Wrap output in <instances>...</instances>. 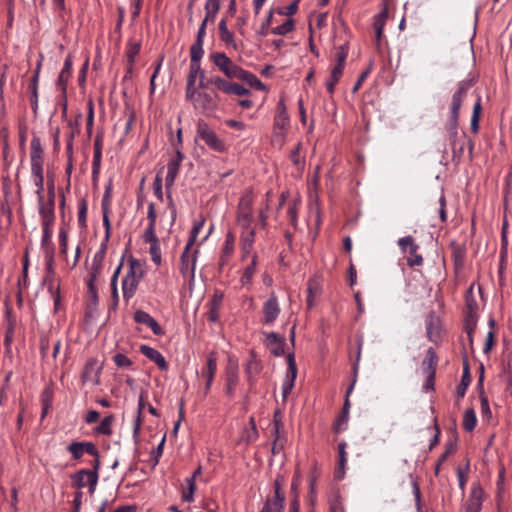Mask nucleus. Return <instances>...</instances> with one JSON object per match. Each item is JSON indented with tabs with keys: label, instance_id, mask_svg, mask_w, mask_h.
<instances>
[{
	"label": "nucleus",
	"instance_id": "obj_6",
	"mask_svg": "<svg viewBox=\"0 0 512 512\" xmlns=\"http://www.w3.org/2000/svg\"><path fill=\"white\" fill-rule=\"evenodd\" d=\"M213 63L230 79H238L242 68L234 64L231 59L221 52H216L210 55Z\"/></svg>",
	"mask_w": 512,
	"mask_h": 512
},
{
	"label": "nucleus",
	"instance_id": "obj_47",
	"mask_svg": "<svg viewBox=\"0 0 512 512\" xmlns=\"http://www.w3.org/2000/svg\"><path fill=\"white\" fill-rule=\"evenodd\" d=\"M477 423L475 411L467 409L463 416V427L466 431L471 432L474 430Z\"/></svg>",
	"mask_w": 512,
	"mask_h": 512
},
{
	"label": "nucleus",
	"instance_id": "obj_21",
	"mask_svg": "<svg viewBox=\"0 0 512 512\" xmlns=\"http://www.w3.org/2000/svg\"><path fill=\"white\" fill-rule=\"evenodd\" d=\"M320 294H321L320 278L313 277V278L309 279L308 283H307V299H306L308 309H312L315 306Z\"/></svg>",
	"mask_w": 512,
	"mask_h": 512
},
{
	"label": "nucleus",
	"instance_id": "obj_58",
	"mask_svg": "<svg viewBox=\"0 0 512 512\" xmlns=\"http://www.w3.org/2000/svg\"><path fill=\"white\" fill-rule=\"evenodd\" d=\"M87 219V203L84 199L79 202V211H78V222L81 227L86 226Z\"/></svg>",
	"mask_w": 512,
	"mask_h": 512
},
{
	"label": "nucleus",
	"instance_id": "obj_52",
	"mask_svg": "<svg viewBox=\"0 0 512 512\" xmlns=\"http://www.w3.org/2000/svg\"><path fill=\"white\" fill-rule=\"evenodd\" d=\"M144 406H145L144 395L141 393L140 397H139V402H138V412H137V416H136V419L134 422V428H133L134 436H137L139 434L140 427H141V414H142V410H143Z\"/></svg>",
	"mask_w": 512,
	"mask_h": 512
},
{
	"label": "nucleus",
	"instance_id": "obj_4",
	"mask_svg": "<svg viewBox=\"0 0 512 512\" xmlns=\"http://www.w3.org/2000/svg\"><path fill=\"white\" fill-rule=\"evenodd\" d=\"M253 195L246 190L241 196L237 209V225L242 231L255 230L253 224Z\"/></svg>",
	"mask_w": 512,
	"mask_h": 512
},
{
	"label": "nucleus",
	"instance_id": "obj_20",
	"mask_svg": "<svg viewBox=\"0 0 512 512\" xmlns=\"http://www.w3.org/2000/svg\"><path fill=\"white\" fill-rule=\"evenodd\" d=\"M5 316H6L7 325H6L5 336H4V346H5L6 354L11 355V346L14 341V333H15L17 322H16V319L12 316L10 309L6 310Z\"/></svg>",
	"mask_w": 512,
	"mask_h": 512
},
{
	"label": "nucleus",
	"instance_id": "obj_11",
	"mask_svg": "<svg viewBox=\"0 0 512 512\" xmlns=\"http://www.w3.org/2000/svg\"><path fill=\"white\" fill-rule=\"evenodd\" d=\"M31 171L43 170L44 151L39 137H33L30 142Z\"/></svg>",
	"mask_w": 512,
	"mask_h": 512
},
{
	"label": "nucleus",
	"instance_id": "obj_14",
	"mask_svg": "<svg viewBox=\"0 0 512 512\" xmlns=\"http://www.w3.org/2000/svg\"><path fill=\"white\" fill-rule=\"evenodd\" d=\"M101 372V366L98 364V361L94 358H91L87 361L83 373H82V381L84 383H91L96 386L100 383L99 376Z\"/></svg>",
	"mask_w": 512,
	"mask_h": 512
},
{
	"label": "nucleus",
	"instance_id": "obj_2",
	"mask_svg": "<svg viewBox=\"0 0 512 512\" xmlns=\"http://www.w3.org/2000/svg\"><path fill=\"white\" fill-rule=\"evenodd\" d=\"M144 276V268L140 261L131 259L128 270L122 281L123 297L130 299L134 296L137 287Z\"/></svg>",
	"mask_w": 512,
	"mask_h": 512
},
{
	"label": "nucleus",
	"instance_id": "obj_24",
	"mask_svg": "<svg viewBox=\"0 0 512 512\" xmlns=\"http://www.w3.org/2000/svg\"><path fill=\"white\" fill-rule=\"evenodd\" d=\"M140 352L149 360L154 362L159 367L160 370L166 371L168 369V364L165 358L158 350L148 345H141Z\"/></svg>",
	"mask_w": 512,
	"mask_h": 512
},
{
	"label": "nucleus",
	"instance_id": "obj_40",
	"mask_svg": "<svg viewBox=\"0 0 512 512\" xmlns=\"http://www.w3.org/2000/svg\"><path fill=\"white\" fill-rule=\"evenodd\" d=\"M343 69L344 68L338 66L332 68L330 78L326 82V88L330 94H333L335 86L342 76Z\"/></svg>",
	"mask_w": 512,
	"mask_h": 512
},
{
	"label": "nucleus",
	"instance_id": "obj_36",
	"mask_svg": "<svg viewBox=\"0 0 512 512\" xmlns=\"http://www.w3.org/2000/svg\"><path fill=\"white\" fill-rule=\"evenodd\" d=\"M239 80L245 81L251 87H255L258 90H265V85L252 73L242 69Z\"/></svg>",
	"mask_w": 512,
	"mask_h": 512
},
{
	"label": "nucleus",
	"instance_id": "obj_7",
	"mask_svg": "<svg viewBox=\"0 0 512 512\" xmlns=\"http://www.w3.org/2000/svg\"><path fill=\"white\" fill-rule=\"evenodd\" d=\"M98 478V472L90 471L89 469H81L72 475L73 485L79 489L88 486V491L91 495L96 490Z\"/></svg>",
	"mask_w": 512,
	"mask_h": 512
},
{
	"label": "nucleus",
	"instance_id": "obj_50",
	"mask_svg": "<svg viewBox=\"0 0 512 512\" xmlns=\"http://www.w3.org/2000/svg\"><path fill=\"white\" fill-rule=\"evenodd\" d=\"M294 21L287 19L283 24L271 29V33L274 35H286L294 30Z\"/></svg>",
	"mask_w": 512,
	"mask_h": 512
},
{
	"label": "nucleus",
	"instance_id": "obj_28",
	"mask_svg": "<svg viewBox=\"0 0 512 512\" xmlns=\"http://www.w3.org/2000/svg\"><path fill=\"white\" fill-rule=\"evenodd\" d=\"M284 482L283 476H277L274 481V498L271 499L274 503L275 512H282L284 508L285 496L281 493V486Z\"/></svg>",
	"mask_w": 512,
	"mask_h": 512
},
{
	"label": "nucleus",
	"instance_id": "obj_62",
	"mask_svg": "<svg viewBox=\"0 0 512 512\" xmlns=\"http://www.w3.org/2000/svg\"><path fill=\"white\" fill-rule=\"evenodd\" d=\"M101 270L100 264H94L91 265V271H90V279H89V288L91 292H95L93 282L96 280L97 276L99 275Z\"/></svg>",
	"mask_w": 512,
	"mask_h": 512
},
{
	"label": "nucleus",
	"instance_id": "obj_63",
	"mask_svg": "<svg viewBox=\"0 0 512 512\" xmlns=\"http://www.w3.org/2000/svg\"><path fill=\"white\" fill-rule=\"evenodd\" d=\"M60 252L62 255L67 254L68 247V233L66 230L61 229L59 232Z\"/></svg>",
	"mask_w": 512,
	"mask_h": 512
},
{
	"label": "nucleus",
	"instance_id": "obj_31",
	"mask_svg": "<svg viewBox=\"0 0 512 512\" xmlns=\"http://www.w3.org/2000/svg\"><path fill=\"white\" fill-rule=\"evenodd\" d=\"M241 252L252 254L255 242V230L241 231Z\"/></svg>",
	"mask_w": 512,
	"mask_h": 512
},
{
	"label": "nucleus",
	"instance_id": "obj_25",
	"mask_svg": "<svg viewBox=\"0 0 512 512\" xmlns=\"http://www.w3.org/2000/svg\"><path fill=\"white\" fill-rule=\"evenodd\" d=\"M72 57L68 55L64 61V66L58 76L56 86L65 95L68 80L71 75Z\"/></svg>",
	"mask_w": 512,
	"mask_h": 512
},
{
	"label": "nucleus",
	"instance_id": "obj_10",
	"mask_svg": "<svg viewBox=\"0 0 512 512\" xmlns=\"http://www.w3.org/2000/svg\"><path fill=\"white\" fill-rule=\"evenodd\" d=\"M287 364L288 370L286 374V378L282 384V397L286 399L292 388L294 387L295 379L297 376V366L295 361L294 353H289L287 355Z\"/></svg>",
	"mask_w": 512,
	"mask_h": 512
},
{
	"label": "nucleus",
	"instance_id": "obj_19",
	"mask_svg": "<svg viewBox=\"0 0 512 512\" xmlns=\"http://www.w3.org/2000/svg\"><path fill=\"white\" fill-rule=\"evenodd\" d=\"M279 313L280 307L278 304V299L275 294L272 293L270 298L264 303L263 306L264 323H273L278 317Z\"/></svg>",
	"mask_w": 512,
	"mask_h": 512
},
{
	"label": "nucleus",
	"instance_id": "obj_18",
	"mask_svg": "<svg viewBox=\"0 0 512 512\" xmlns=\"http://www.w3.org/2000/svg\"><path fill=\"white\" fill-rule=\"evenodd\" d=\"M225 393L229 398L235 394L236 387L239 383V373L237 364L229 363L226 371Z\"/></svg>",
	"mask_w": 512,
	"mask_h": 512
},
{
	"label": "nucleus",
	"instance_id": "obj_59",
	"mask_svg": "<svg viewBox=\"0 0 512 512\" xmlns=\"http://www.w3.org/2000/svg\"><path fill=\"white\" fill-rule=\"evenodd\" d=\"M102 158V151H94L93 162H92V175L95 180L100 171V164Z\"/></svg>",
	"mask_w": 512,
	"mask_h": 512
},
{
	"label": "nucleus",
	"instance_id": "obj_57",
	"mask_svg": "<svg viewBox=\"0 0 512 512\" xmlns=\"http://www.w3.org/2000/svg\"><path fill=\"white\" fill-rule=\"evenodd\" d=\"M143 239L146 243H153L159 241L156 236V226L147 225L145 232L143 234Z\"/></svg>",
	"mask_w": 512,
	"mask_h": 512
},
{
	"label": "nucleus",
	"instance_id": "obj_43",
	"mask_svg": "<svg viewBox=\"0 0 512 512\" xmlns=\"http://www.w3.org/2000/svg\"><path fill=\"white\" fill-rule=\"evenodd\" d=\"M33 181L35 186L37 187L36 194L38 200H41L44 198L43 191H44V176H43V170H37V171H31Z\"/></svg>",
	"mask_w": 512,
	"mask_h": 512
},
{
	"label": "nucleus",
	"instance_id": "obj_8",
	"mask_svg": "<svg viewBox=\"0 0 512 512\" xmlns=\"http://www.w3.org/2000/svg\"><path fill=\"white\" fill-rule=\"evenodd\" d=\"M180 165L177 164V162H171L169 161L167 163V174L165 177V187L167 190V199L169 202V208L171 209V225L174 223L176 219V207L174 205L172 196L170 194V189L172 188L175 179L178 175Z\"/></svg>",
	"mask_w": 512,
	"mask_h": 512
},
{
	"label": "nucleus",
	"instance_id": "obj_37",
	"mask_svg": "<svg viewBox=\"0 0 512 512\" xmlns=\"http://www.w3.org/2000/svg\"><path fill=\"white\" fill-rule=\"evenodd\" d=\"M257 268V255L254 253L252 255L251 263L245 268L243 275L241 277L242 285H247L252 281L254 274L256 273Z\"/></svg>",
	"mask_w": 512,
	"mask_h": 512
},
{
	"label": "nucleus",
	"instance_id": "obj_48",
	"mask_svg": "<svg viewBox=\"0 0 512 512\" xmlns=\"http://www.w3.org/2000/svg\"><path fill=\"white\" fill-rule=\"evenodd\" d=\"M115 418L113 415L106 416L102 419L101 423L96 428V432L101 435L112 434V424Z\"/></svg>",
	"mask_w": 512,
	"mask_h": 512
},
{
	"label": "nucleus",
	"instance_id": "obj_22",
	"mask_svg": "<svg viewBox=\"0 0 512 512\" xmlns=\"http://www.w3.org/2000/svg\"><path fill=\"white\" fill-rule=\"evenodd\" d=\"M266 344L270 352L274 356H282L284 354L285 338L277 333L271 332L266 334Z\"/></svg>",
	"mask_w": 512,
	"mask_h": 512
},
{
	"label": "nucleus",
	"instance_id": "obj_29",
	"mask_svg": "<svg viewBox=\"0 0 512 512\" xmlns=\"http://www.w3.org/2000/svg\"><path fill=\"white\" fill-rule=\"evenodd\" d=\"M223 301V293L220 291H215L211 301H210V309L208 312V319L212 322H216L219 319V309L221 307Z\"/></svg>",
	"mask_w": 512,
	"mask_h": 512
},
{
	"label": "nucleus",
	"instance_id": "obj_49",
	"mask_svg": "<svg viewBox=\"0 0 512 512\" xmlns=\"http://www.w3.org/2000/svg\"><path fill=\"white\" fill-rule=\"evenodd\" d=\"M479 386L482 387V377L479 379ZM480 402H481V414L482 417L490 419L492 417V413L489 406L488 398L485 396L483 392V388H481L480 392Z\"/></svg>",
	"mask_w": 512,
	"mask_h": 512
},
{
	"label": "nucleus",
	"instance_id": "obj_32",
	"mask_svg": "<svg viewBox=\"0 0 512 512\" xmlns=\"http://www.w3.org/2000/svg\"><path fill=\"white\" fill-rule=\"evenodd\" d=\"M220 39L227 45L237 48L233 34L228 30L226 19L222 18L218 25Z\"/></svg>",
	"mask_w": 512,
	"mask_h": 512
},
{
	"label": "nucleus",
	"instance_id": "obj_54",
	"mask_svg": "<svg viewBox=\"0 0 512 512\" xmlns=\"http://www.w3.org/2000/svg\"><path fill=\"white\" fill-rule=\"evenodd\" d=\"M347 56L348 47L346 45L339 46L336 52L337 64L335 66L344 68Z\"/></svg>",
	"mask_w": 512,
	"mask_h": 512
},
{
	"label": "nucleus",
	"instance_id": "obj_35",
	"mask_svg": "<svg viewBox=\"0 0 512 512\" xmlns=\"http://www.w3.org/2000/svg\"><path fill=\"white\" fill-rule=\"evenodd\" d=\"M43 236L41 241L42 249L44 253H48L51 249L54 251V245L52 243L53 225H42Z\"/></svg>",
	"mask_w": 512,
	"mask_h": 512
},
{
	"label": "nucleus",
	"instance_id": "obj_1",
	"mask_svg": "<svg viewBox=\"0 0 512 512\" xmlns=\"http://www.w3.org/2000/svg\"><path fill=\"white\" fill-rule=\"evenodd\" d=\"M472 86L473 80H462L457 84V89L452 95L450 115L446 124V129L450 135V138H455L457 136V126L460 108L462 102L466 98L467 93L472 88Z\"/></svg>",
	"mask_w": 512,
	"mask_h": 512
},
{
	"label": "nucleus",
	"instance_id": "obj_55",
	"mask_svg": "<svg viewBox=\"0 0 512 512\" xmlns=\"http://www.w3.org/2000/svg\"><path fill=\"white\" fill-rule=\"evenodd\" d=\"M67 450L72 454L73 458L76 460L80 459L84 454L81 442H72L71 444L68 445Z\"/></svg>",
	"mask_w": 512,
	"mask_h": 512
},
{
	"label": "nucleus",
	"instance_id": "obj_45",
	"mask_svg": "<svg viewBox=\"0 0 512 512\" xmlns=\"http://www.w3.org/2000/svg\"><path fill=\"white\" fill-rule=\"evenodd\" d=\"M470 382H471V377H470V373H469V368H468V365L465 364L464 369H463L461 383L457 387V394H458L459 398H463L465 396L467 387L469 386Z\"/></svg>",
	"mask_w": 512,
	"mask_h": 512
},
{
	"label": "nucleus",
	"instance_id": "obj_17",
	"mask_svg": "<svg viewBox=\"0 0 512 512\" xmlns=\"http://www.w3.org/2000/svg\"><path fill=\"white\" fill-rule=\"evenodd\" d=\"M39 214L41 217L42 225H54L55 222V200L42 198L38 200Z\"/></svg>",
	"mask_w": 512,
	"mask_h": 512
},
{
	"label": "nucleus",
	"instance_id": "obj_33",
	"mask_svg": "<svg viewBox=\"0 0 512 512\" xmlns=\"http://www.w3.org/2000/svg\"><path fill=\"white\" fill-rule=\"evenodd\" d=\"M388 17V6L387 3H384L383 9L374 17V29L376 31V37L380 40L383 28Z\"/></svg>",
	"mask_w": 512,
	"mask_h": 512
},
{
	"label": "nucleus",
	"instance_id": "obj_53",
	"mask_svg": "<svg viewBox=\"0 0 512 512\" xmlns=\"http://www.w3.org/2000/svg\"><path fill=\"white\" fill-rule=\"evenodd\" d=\"M149 244H150L149 252L151 254L152 261L156 265H160L162 259H161V248H160L159 241L149 243Z\"/></svg>",
	"mask_w": 512,
	"mask_h": 512
},
{
	"label": "nucleus",
	"instance_id": "obj_9",
	"mask_svg": "<svg viewBox=\"0 0 512 512\" xmlns=\"http://www.w3.org/2000/svg\"><path fill=\"white\" fill-rule=\"evenodd\" d=\"M197 78H199V80H200L199 81L200 88H204L207 86V83H204V71L201 69V64L190 62L189 75L187 78L185 96L193 95L194 89L196 88L195 82H196Z\"/></svg>",
	"mask_w": 512,
	"mask_h": 512
},
{
	"label": "nucleus",
	"instance_id": "obj_38",
	"mask_svg": "<svg viewBox=\"0 0 512 512\" xmlns=\"http://www.w3.org/2000/svg\"><path fill=\"white\" fill-rule=\"evenodd\" d=\"M481 111H482L481 98L478 97L473 106V112H472L471 123H470L471 131L474 134L478 133V131H479V120H480V116H481Z\"/></svg>",
	"mask_w": 512,
	"mask_h": 512
},
{
	"label": "nucleus",
	"instance_id": "obj_61",
	"mask_svg": "<svg viewBox=\"0 0 512 512\" xmlns=\"http://www.w3.org/2000/svg\"><path fill=\"white\" fill-rule=\"evenodd\" d=\"M407 264L410 267L421 266L423 264V258L418 254V250H415L414 253H409Z\"/></svg>",
	"mask_w": 512,
	"mask_h": 512
},
{
	"label": "nucleus",
	"instance_id": "obj_44",
	"mask_svg": "<svg viewBox=\"0 0 512 512\" xmlns=\"http://www.w3.org/2000/svg\"><path fill=\"white\" fill-rule=\"evenodd\" d=\"M214 84L220 91L231 94L233 82L224 80L221 77H212L207 81V84Z\"/></svg>",
	"mask_w": 512,
	"mask_h": 512
},
{
	"label": "nucleus",
	"instance_id": "obj_3",
	"mask_svg": "<svg viewBox=\"0 0 512 512\" xmlns=\"http://www.w3.org/2000/svg\"><path fill=\"white\" fill-rule=\"evenodd\" d=\"M196 139H200L209 149L217 153H225L228 150L225 141L204 120L197 122Z\"/></svg>",
	"mask_w": 512,
	"mask_h": 512
},
{
	"label": "nucleus",
	"instance_id": "obj_56",
	"mask_svg": "<svg viewBox=\"0 0 512 512\" xmlns=\"http://www.w3.org/2000/svg\"><path fill=\"white\" fill-rule=\"evenodd\" d=\"M102 209H103V225L105 227L104 240H105V242H108V240L110 238L111 224H110V220L108 217V207L104 202L102 204Z\"/></svg>",
	"mask_w": 512,
	"mask_h": 512
},
{
	"label": "nucleus",
	"instance_id": "obj_30",
	"mask_svg": "<svg viewBox=\"0 0 512 512\" xmlns=\"http://www.w3.org/2000/svg\"><path fill=\"white\" fill-rule=\"evenodd\" d=\"M141 44L139 41L130 40L127 45L126 57L128 62L127 73H131L136 56L139 54Z\"/></svg>",
	"mask_w": 512,
	"mask_h": 512
},
{
	"label": "nucleus",
	"instance_id": "obj_12",
	"mask_svg": "<svg viewBox=\"0 0 512 512\" xmlns=\"http://www.w3.org/2000/svg\"><path fill=\"white\" fill-rule=\"evenodd\" d=\"M484 499V491L478 482L471 486V492L466 503L465 512H480Z\"/></svg>",
	"mask_w": 512,
	"mask_h": 512
},
{
	"label": "nucleus",
	"instance_id": "obj_60",
	"mask_svg": "<svg viewBox=\"0 0 512 512\" xmlns=\"http://www.w3.org/2000/svg\"><path fill=\"white\" fill-rule=\"evenodd\" d=\"M113 361L118 367H130L132 361L124 354L117 353L113 356Z\"/></svg>",
	"mask_w": 512,
	"mask_h": 512
},
{
	"label": "nucleus",
	"instance_id": "obj_13",
	"mask_svg": "<svg viewBox=\"0 0 512 512\" xmlns=\"http://www.w3.org/2000/svg\"><path fill=\"white\" fill-rule=\"evenodd\" d=\"M262 368L261 361L257 359L253 352H251L249 358L244 364V371L250 388H253L255 385L257 376L262 371Z\"/></svg>",
	"mask_w": 512,
	"mask_h": 512
},
{
	"label": "nucleus",
	"instance_id": "obj_15",
	"mask_svg": "<svg viewBox=\"0 0 512 512\" xmlns=\"http://www.w3.org/2000/svg\"><path fill=\"white\" fill-rule=\"evenodd\" d=\"M217 369V359L214 352H211L207 357L206 367L202 369L201 376L206 380L204 395H207L212 386L214 376Z\"/></svg>",
	"mask_w": 512,
	"mask_h": 512
},
{
	"label": "nucleus",
	"instance_id": "obj_64",
	"mask_svg": "<svg viewBox=\"0 0 512 512\" xmlns=\"http://www.w3.org/2000/svg\"><path fill=\"white\" fill-rule=\"evenodd\" d=\"M153 189H154V194L156 195V197L160 201H163L162 179H161L159 173L155 177V180L153 183Z\"/></svg>",
	"mask_w": 512,
	"mask_h": 512
},
{
	"label": "nucleus",
	"instance_id": "obj_34",
	"mask_svg": "<svg viewBox=\"0 0 512 512\" xmlns=\"http://www.w3.org/2000/svg\"><path fill=\"white\" fill-rule=\"evenodd\" d=\"M346 442H341L338 445L339 462L336 470V477L342 479L345 474V468L347 464V453H346Z\"/></svg>",
	"mask_w": 512,
	"mask_h": 512
},
{
	"label": "nucleus",
	"instance_id": "obj_41",
	"mask_svg": "<svg viewBox=\"0 0 512 512\" xmlns=\"http://www.w3.org/2000/svg\"><path fill=\"white\" fill-rule=\"evenodd\" d=\"M186 488L182 490V500L191 503L194 501V493L196 490V482L193 478L185 479Z\"/></svg>",
	"mask_w": 512,
	"mask_h": 512
},
{
	"label": "nucleus",
	"instance_id": "obj_5",
	"mask_svg": "<svg viewBox=\"0 0 512 512\" xmlns=\"http://www.w3.org/2000/svg\"><path fill=\"white\" fill-rule=\"evenodd\" d=\"M186 99L192 102L194 108L202 113L212 112L217 108L218 101L216 95L207 92H198L194 89L191 96H185Z\"/></svg>",
	"mask_w": 512,
	"mask_h": 512
},
{
	"label": "nucleus",
	"instance_id": "obj_51",
	"mask_svg": "<svg viewBox=\"0 0 512 512\" xmlns=\"http://www.w3.org/2000/svg\"><path fill=\"white\" fill-rule=\"evenodd\" d=\"M204 226V220H201V221H198L196 223H194L193 225V228L191 230V234H190V237H189V240L186 244V250H190L191 247L194 245L200 231L202 230Z\"/></svg>",
	"mask_w": 512,
	"mask_h": 512
},
{
	"label": "nucleus",
	"instance_id": "obj_23",
	"mask_svg": "<svg viewBox=\"0 0 512 512\" xmlns=\"http://www.w3.org/2000/svg\"><path fill=\"white\" fill-rule=\"evenodd\" d=\"M134 320L137 323L144 324V325L148 326L155 335L163 334V330H162L161 326L158 324V322L150 314H148L145 311L137 310L134 313Z\"/></svg>",
	"mask_w": 512,
	"mask_h": 512
},
{
	"label": "nucleus",
	"instance_id": "obj_39",
	"mask_svg": "<svg viewBox=\"0 0 512 512\" xmlns=\"http://www.w3.org/2000/svg\"><path fill=\"white\" fill-rule=\"evenodd\" d=\"M289 125V116L288 115H279L276 114L274 118V132L277 135L284 136L285 131Z\"/></svg>",
	"mask_w": 512,
	"mask_h": 512
},
{
	"label": "nucleus",
	"instance_id": "obj_42",
	"mask_svg": "<svg viewBox=\"0 0 512 512\" xmlns=\"http://www.w3.org/2000/svg\"><path fill=\"white\" fill-rule=\"evenodd\" d=\"M398 246L403 252L414 253L419 249V245L414 242L412 236H406L398 239Z\"/></svg>",
	"mask_w": 512,
	"mask_h": 512
},
{
	"label": "nucleus",
	"instance_id": "obj_27",
	"mask_svg": "<svg viewBox=\"0 0 512 512\" xmlns=\"http://www.w3.org/2000/svg\"><path fill=\"white\" fill-rule=\"evenodd\" d=\"M422 365L428 374V382H432L435 378V370L437 366V356L433 348H429L427 350Z\"/></svg>",
	"mask_w": 512,
	"mask_h": 512
},
{
	"label": "nucleus",
	"instance_id": "obj_26",
	"mask_svg": "<svg viewBox=\"0 0 512 512\" xmlns=\"http://www.w3.org/2000/svg\"><path fill=\"white\" fill-rule=\"evenodd\" d=\"M205 32H203V27H199L197 33L196 42L191 46L190 56L191 63H200V60L204 54L203 50V40H204Z\"/></svg>",
	"mask_w": 512,
	"mask_h": 512
},
{
	"label": "nucleus",
	"instance_id": "obj_46",
	"mask_svg": "<svg viewBox=\"0 0 512 512\" xmlns=\"http://www.w3.org/2000/svg\"><path fill=\"white\" fill-rule=\"evenodd\" d=\"M426 331L428 338L436 342L439 337L438 320L436 318L431 317L426 321Z\"/></svg>",
	"mask_w": 512,
	"mask_h": 512
},
{
	"label": "nucleus",
	"instance_id": "obj_16",
	"mask_svg": "<svg viewBox=\"0 0 512 512\" xmlns=\"http://www.w3.org/2000/svg\"><path fill=\"white\" fill-rule=\"evenodd\" d=\"M196 253V250L191 252L190 250H186V248L183 251L181 255L180 271L184 277L194 278Z\"/></svg>",
	"mask_w": 512,
	"mask_h": 512
}]
</instances>
